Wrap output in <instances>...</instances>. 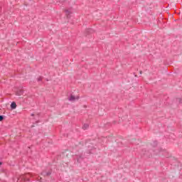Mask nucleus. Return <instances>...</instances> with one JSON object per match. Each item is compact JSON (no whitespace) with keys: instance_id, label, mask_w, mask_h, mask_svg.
<instances>
[{"instance_id":"obj_1","label":"nucleus","mask_w":182,"mask_h":182,"mask_svg":"<svg viewBox=\"0 0 182 182\" xmlns=\"http://www.w3.org/2000/svg\"><path fill=\"white\" fill-rule=\"evenodd\" d=\"M32 175L31 173H26V175H21L18 178L17 182L21 181H29V177H31Z\"/></svg>"},{"instance_id":"obj_2","label":"nucleus","mask_w":182,"mask_h":182,"mask_svg":"<svg viewBox=\"0 0 182 182\" xmlns=\"http://www.w3.org/2000/svg\"><path fill=\"white\" fill-rule=\"evenodd\" d=\"M72 14H73V11H72L71 9H70L68 10H65V15H66L67 18H70Z\"/></svg>"},{"instance_id":"obj_3","label":"nucleus","mask_w":182,"mask_h":182,"mask_svg":"<svg viewBox=\"0 0 182 182\" xmlns=\"http://www.w3.org/2000/svg\"><path fill=\"white\" fill-rule=\"evenodd\" d=\"M79 99V97H75L74 95H70V97L68 98V100L70 102H75V100H77Z\"/></svg>"},{"instance_id":"obj_4","label":"nucleus","mask_w":182,"mask_h":182,"mask_svg":"<svg viewBox=\"0 0 182 182\" xmlns=\"http://www.w3.org/2000/svg\"><path fill=\"white\" fill-rule=\"evenodd\" d=\"M86 33H87V35H89V33H93V29H92V28H87V29L86 30Z\"/></svg>"},{"instance_id":"obj_5","label":"nucleus","mask_w":182,"mask_h":182,"mask_svg":"<svg viewBox=\"0 0 182 182\" xmlns=\"http://www.w3.org/2000/svg\"><path fill=\"white\" fill-rule=\"evenodd\" d=\"M11 107L13 109H16V103H15V102H11Z\"/></svg>"},{"instance_id":"obj_6","label":"nucleus","mask_w":182,"mask_h":182,"mask_svg":"<svg viewBox=\"0 0 182 182\" xmlns=\"http://www.w3.org/2000/svg\"><path fill=\"white\" fill-rule=\"evenodd\" d=\"M88 128H89V124H84V125L82 126L83 130H86Z\"/></svg>"},{"instance_id":"obj_7","label":"nucleus","mask_w":182,"mask_h":182,"mask_svg":"<svg viewBox=\"0 0 182 182\" xmlns=\"http://www.w3.org/2000/svg\"><path fill=\"white\" fill-rule=\"evenodd\" d=\"M43 176H50V174H52V173L50 171L49 172H43L42 173Z\"/></svg>"},{"instance_id":"obj_8","label":"nucleus","mask_w":182,"mask_h":182,"mask_svg":"<svg viewBox=\"0 0 182 182\" xmlns=\"http://www.w3.org/2000/svg\"><path fill=\"white\" fill-rule=\"evenodd\" d=\"M23 91L20 90V91H18V92H17V95H18V96H21V95H23Z\"/></svg>"},{"instance_id":"obj_9","label":"nucleus","mask_w":182,"mask_h":182,"mask_svg":"<svg viewBox=\"0 0 182 182\" xmlns=\"http://www.w3.org/2000/svg\"><path fill=\"white\" fill-rule=\"evenodd\" d=\"M4 120V115H0V122H2Z\"/></svg>"},{"instance_id":"obj_10","label":"nucleus","mask_w":182,"mask_h":182,"mask_svg":"<svg viewBox=\"0 0 182 182\" xmlns=\"http://www.w3.org/2000/svg\"><path fill=\"white\" fill-rule=\"evenodd\" d=\"M177 101L178 102V103H182V100L180 98L177 99Z\"/></svg>"},{"instance_id":"obj_11","label":"nucleus","mask_w":182,"mask_h":182,"mask_svg":"<svg viewBox=\"0 0 182 182\" xmlns=\"http://www.w3.org/2000/svg\"><path fill=\"white\" fill-rule=\"evenodd\" d=\"M41 80H42V77H38V82H41Z\"/></svg>"},{"instance_id":"obj_12","label":"nucleus","mask_w":182,"mask_h":182,"mask_svg":"<svg viewBox=\"0 0 182 182\" xmlns=\"http://www.w3.org/2000/svg\"><path fill=\"white\" fill-rule=\"evenodd\" d=\"M80 159H82V156H80V158L77 159V161H80Z\"/></svg>"},{"instance_id":"obj_13","label":"nucleus","mask_w":182,"mask_h":182,"mask_svg":"<svg viewBox=\"0 0 182 182\" xmlns=\"http://www.w3.org/2000/svg\"><path fill=\"white\" fill-rule=\"evenodd\" d=\"M174 136L173 134H171L170 137H173Z\"/></svg>"},{"instance_id":"obj_14","label":"nucleus","mask_w":182,"mask_h":182,"mask_svg":"<svg viewBox=\"0 0 182 182\" xmlns=\"http://www.w3.org/2000/svg\"><path fill=\"white\" fill-rule=\"evenodd\" d=\"M2 165V162L0 161V166Z\"/></svg>"},{"instance_id":"obj_15","label":"nucleus","mask_w":182,"mask_h":182,"mask_svg":"<svg viewBox=\"0 0 182 182\" xmlns=\"http://www.w3.org/2000/svg\"><path fill=\"white\" fill-rule=\"evenodd\" d=\"M31 116H33V114H32Z\"/></svg>"},{"instance_id":"obj_16","label":"nucleus","mask_w":182,"mask_h":182,"mask_svg":"<svg viewBox=\"0 0 182 182\" xmlns=\"http://www.w3.org/2000/svg\"><path fill=\"white\" fill-rule=\"evenodd\" d=\"M140 74H141V71L140 72Z\"/></svg>"}]
</instances>
